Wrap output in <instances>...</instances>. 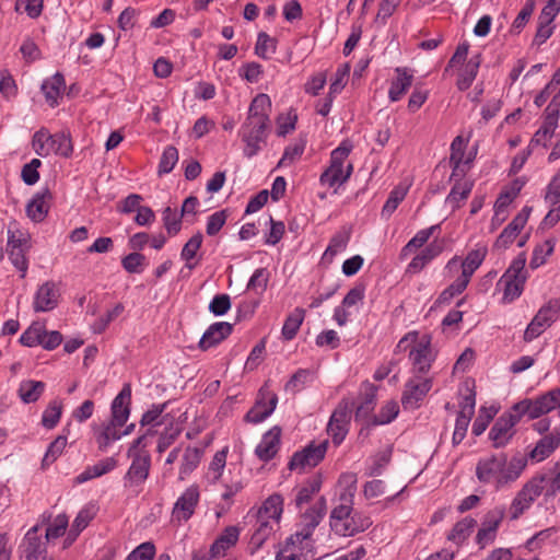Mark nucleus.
Segmentation results:
<instances>
[{
	"label": "nucleus",
	"instance_id": "79ce46f5",
	"mask_svg": "<svg viewBox=\"0 0 560 560\" xmlns=\"http://www.w3.org/2000/svg\"><path fill=\"white\" fill-rule=\"evenodd\" d=\"M536 315L549 328L560 318V298L550 299L538 310Z\"/></svg>",
	"mask_w": 560,
	"mask_h": 560
},
{
	"label": "nucleus",
	"instance_id": "4d7b16f0",
	"mask_svg": "<svg viewBox=\"0 0 560 560\" xmlns=\"http://www.w3.org/2000/svg\"><path fill=\"white\" fill-rule=\"evenodd\" d=\"M319 183L329 188L346 183L343 168L329 165L319 176Z\"/></svg>",
	"mask_w": 560,
	"mask_h": 560
},
{
	"label": "nucleus",
	"instance_id": "423d86ee",
	"mask_svg": "<svg viewBox=\"0 0 560 560\" xmlns=\"http://www.w3.org/2000/svg\"><path fill=\"white\" fill-rule=\"evenodd\" d=\"M545 481V475L535 476L522 487L510 504V521L518 520L532 506L535 500L541 495Z\"/></svg>",
	"mask_w": 560,
	"mask_h": 560
},
{
	"label": "nucleus",
	"instance_id": "7c9ffc66",
	"mask_svg": "<svg viewBox=\"0 0 560 560\" xmlns=\"http://www.w3.org/2000/svg\"><path fill=\"white\" fill-rule=\"evenodd\" d=\"M198 501V488L191 486L177 499L174 505V513H182V518L187 521L194 514Z\"/></svg>",
	"mask_w": 560,
	"mask_h": 560
},
{
	"label": "nucleus",
	"instance_id": "338daca9",
	"mask_svg": "<svg viewBox=\"0 0 560 560\" xmlns=\"http://www.w3.org/2000/svg\"><path fill=\"white\" fill-rule=\"evenodd\" d=\"M544 199L551 207L560 205V168L547 185Z\"/></svg>",
	"mask_w": 560,
	"mask_h": 560
},
{
	"label": "nucleus",
	"instance_id": "4be33fe9",
	"mask_svg": "<svg viewBox=\"0 0 560 560\" xmlns=\"http://www.w3.org/2000/svg\"><path fill=\"white\" fill-rule=\"evenodd\" d=\"M560 445V431L551 432L544 435L528 453L523 454L527 456V462L539 463L549 457L553 451Z\"/></svg>",
	"mask_w": 560,
	"mask_h": 560
},
{
	"label": "nucleus",
	"instance_id": "8fccbe9b",
	"mask_svg": "<svg viewBox=\"0 0 560 560\" xmlns=\"http://www.w3.org/2000/svg\"><path fill=\"white\" fill-rule=\"evenodd\" d=\"M475 525L476 521L472 517L467 516L463 518L454 525L453 529L447 536V539L456 544L463 542L469 536Z\"/></svg>",
	"mask_w": 560,
	"mask_h": 560
},
{
	"label": "nucleus",
	"instance_id": "c9c22d12",
	"mask_svg": "<svg viewBox=\"0 0 560 560\" xmlns=\"http://www.w3.org/2000/svg\"><path fill=\"white\" fill-rule=\"evenodd\" d=\"M282 512H283V498L280 494L275 493L265 500V502L262 503L261 508L258 511L257 517L259 520L271 518L275 522H279Z\"/></svg>",
	"mask_w": 560,
	"mask_h": 560
},
{
	"label": "nucleus",
	"instance_id": "37998d69",
	"mask_svg": "<svg viewBox=\"0 0 560 560\" xmlns=\"http://www.w3.org/2000/svg\"><path fill=\"white\" fill-rule=\"evenodd\" d=\"M556 246V241L548 238L542 244L535 246L529 261L532 269H537L546 262L547 257L552 255Z\"/></svg>",
	"mask_w": 560,
	"mask_h": 560
},
{
	"label": "nucleus",
	"instance_id": "69168bd1",
	"mask_svg": "<svg viewBox=\"0 0 560 560\" xmlns=\"http://www.w3.org/2000/svg\"><path fill=\"white\" fill-rule=\"evenodd\" d=\"M298 121V115L294 110H290L288 114H281L277 118V136L285 137L288 133L295 129Z\"/></svg>",
	"mask_w": 560,
	"mask_h": 560
},
{
	"label": "nucleus",
	"instance_id": "473e14b6",
	"mask_svg": "<svg viewBox=\"0 0 560 560\" xmlns=\"http://www.w3.org/2000/svg\"><path fill=\"white\" fill-rule=\"evenodd\" d=\"M481 63V54H476L465 63L464 68L458 74V79L456 82L457 89L459 91L468 90L474 80L478 74V70Z\"/></svg>",
	"mask_w": 560,
	"mask_h": 560
},
{
	"label": "nucleus",
	"instance_id": "5701e85b",
	"mask_svg": "<svg viewBox=\"0 0 560 560\" xmlns=\"http://www.w3.org/2000/svg\"><path fill=\"white\" fill-rule=\"evenodd\" d=\"M559 116L545 108L544 121L539 129L534 133L529 141V148L541 145L548 147L549 140L553 137L558 128Z\"/></svg>",
	"mask_w": 560,
	"mask_h": 560
},
{
	"label": "nucleus",
	"instance_id": "72a5a7b5",
	"mask_svg": "<svg viewBox=\"0 0 560 560\" xmlns=\"http://www.w3.org/2000/svg\"><path fill=\"white\" fill-rule=\"evenodd\" d=\"M202 241H203L202 234L200 232H197L185 243V245L182 248L180 258L183 260H185V262H186L185 266L189 270L195 269L200 261V259H196V257H197L198 250L201 247Z\"/></svg>",
	"mask_w": 560,
	"mask_h": 560
},
{
	"label": "nucleus",
	"instance_id": "09e8293b",
	"mask_svg": "<svg viewBox=\"0 0 560 560\" xmlns=\"http://www.w3.org/2000/svg\"><path fill=\"white\" fill-rule=\"evenodd\" d=\"M178 159V150L174 145L165 147L159 162L158 174L162 176L171 173L177 164Z\"/></svg>",
	"mask_w": 560,
	"mask_h": 560
},
{
	"label": "nucleus",
	"instance_id": "13d9d810",
	"mask_svg": "<svg viewBox=\"0 0 560 560\" xmlns=\"http://www.w3.org/2000/svg\"><path fill=\"white\" fill-rule=\"evenodd\" d=\"M125 307L121 303H117L113 310L108 311L105 315L97 318L93 325L92 330L94 334H102L106 330L108 325L117 318L122 312Z\"/></svg>",
	"mask_w": 560,
	"mask_h": 560
},
{
	"label": "nucleus",
	"instance_id": "4c0bfd02",
	"mask_svg": "<svg viewBox=\"0 0 560 560\" xmlns=\"http://www.w3.org/2000/svg\"><path fill=\"white\" fill-rule=\"evenodd\" d=\"M474 188V182L465 180L460 182V179H456L454 183L450 194L447 195L445 202L451 205L453 210H456L460 207V202L466 200L471 190Z\"/></svg>",
	"mask_w": 560,
	"mask_h": 560
},
{
	"label": "nucleus",
	"instance_id": "58836bf2",
	"mask_svg": "<svg viewBox=\"0 0 560 560\" xmlns=\"http://www.w3.org/2000/svg\"><path fill=\"white\" fill-rule=\"evenodd\" d=\"M304 317L305 311L301 307L294 308V311L287 316L281 329V335L284 340L290 341L294 339Z\"/></svg>",
	"mask_w": 560,
	"mask_h": 560
},
{
	"label": "nucleus",
	"instance_id": "39448f33",
	"mask_svg": "<svg viewBox=\"0 0 560 560\" xmlns=\"http://www.w3.org/2000/svg\"><path fill=\"white\" fill-rule=\"evenodd\" d=\"M524 413L515 410V404L508 411L498 417L492 424L488 438L494 448L505 447L516 434L515 425L521 421Z\"/></svg>",
	"mask_w": 560,
	"mask_h": 560
},
{
	"label": "nucleus",
	"instance_id": "f257e3e1",
	"mask_svg": "<svg viewBox=\"0 0 560 560\" xmlns=\"http://www.w3.org/2000/svg\"><path fill=\"white\" fill-rule=\"evenodd\" d=\"M271 107V100L265 93L257 94L249 104L247 117L238 129V137L245 144L243 155L247 159L256 156L267 144Z\"/></svg>",
	"mask_w": 560,
	"mask_h": 560
},
{
	"label": "nucleus",
	"instance_id": "6e6d98bb",
	"mask_svg": "<svg viewBox=\"0 0 560 560\" xmlns=\"http://www.w3.org/2000/svg\"><path fill=\"white\" fill-rule=\"evenodd\" d=\"M202 451L198 447H190L188 446L185 450L184 456H183V463L180 466L179 474L182 476L190 474L192 470H195L201 459Z\"/></svg>",
	"mask_w": 560,
	"mask_h": 560
},
{
	"label": "nucleus",
	"instance_id": "a211bd4d",
	"mask_svg": "<svg viewBox=\"0 0 560 560\" xmlns=\"http://www.w3.org/2000/svg\"><path fill=\"white\" fill-rule=\"evenodd\" d=\"M52 194L50 189L48 187L42 188L27 202L25 208L26 215L36 223L44 221L49 212Z\"/></svg>",
	"mask_w": 560,
	"mask_h": 560
},
{
	"label": "nucleus",
	"instance_id": "ddd939ff",
	"mask_svg": "<svg viewBox=\"0 0 560 560\" xmlns=\"http://www.w3.org/2000/svg\"><path fill=\"white\" fill-rule=\"evenodd\" d=\"M60 298L59 284L54 280H47L34 294L33 310L35 313L51 312L59 305Z\"/></svg>",
	"mask_w": 560,
	"mask_h": 560
},
{
	"label": "nucleus",
	"instance_id": "de8ad7c7",
	"mask_svg": "<svg viewBox=\"0 0 560 560\" xmlns=\"http://www.w3.org/2000/svg\"><path fill=\"white\" fill-rule=\"evenodd\" d=\"M45 325L39 322H34L21 336L20 342L25 347L40 346L42 337H44Z\"/></svg>",
	"mask_w": 560,
	"mask_h": 560
},
{
	"label": "nucleus",
	"instance_id": "c756f323",
	"mask_svg": "<svg viewBox=\"0 0 560 560\" xmlns=\"http://www.w3.org/2000/svg\"><path fill=\"white\" fill-rule=\"evenodd\" d=\"M397 77L392 81L388 97L392 102L399 101L412 84L413 75L407 68H396Z\"/></svg>",
	"mask_w": 560,
	"mask_h": 560
},
{
	"label": "nucleus",
	"instance_id": "393cba45",
	"mask_svg": "<svg viewBox=\"0 0 560 560\" xmlns=\"http://www.w3.org/2000/svg\"><path fill=\"white\" fill-rule=\"evenodd\" d=\"M372 525L371 518L361 513L353 512L350 514L349 520H346V524L336 525V534L339 536H354L358 533L366 530Z\"/></svg>",
	"mask_w": 560,
	"mask_h": 560
},
{
	"label": "nucleus",
	"instance_id": "052dcab7",
	"mask_svg": "<svg viewBox=\"0 0 560 560\" xmlns=\"http://www.w3.org/2000/svg\"><path fill=\"white\" fill-rule=\"evenodd\" d=\"M96 515V508L93 504H88L77 514L73 523L72 530H75L78 534L88 527L90 522Z\"/></svg>",
	"mask_w": 560,
	"mask_h": 560
},
{
	"label": "nucleus",
	"instance_id": "bf43d9fd",
	"mask_svg": "<svg viewBox=\"0 0 560 560\" xmlns=\"http://www.w3.org/2000/svg\"><path fill=\"white\" fill-rule=\"evenodd\" d=\"M466 144L467 142L462 136L455 137L451 143L450 164L454 166V171H457L459 165L463 164Z\"/></svg>",
	"mask_w": 560,
	"mask_h": 560
},
{
	"label": "nucleus",
	"instance_id": "774afa93",
	"mask_svg": "<svg viewBox=\"0 0 560 560\" xmlns=\"http://www.w3.org/2000/svg\"><path fill=\"white\" fill-rule=\"evenodd\" d=\"M23 545L25 560H51L47 556L46 542H28Z\"/></svg>",
	"mask_w": 560,
	"mask_h": 560
},
{
	"label": "nucleus",
	"instance_id": "aec40b11",
	"mask_svg": "<svg viewBox=\"0 0 560 560\" xmlns=\"http://www.w3.org/2000/svg\"><path fill=\"white\" fill-rule=\"evenodd\" d=\"M409 360L412 364L415 374H427L432 365L434 357L430 347V342H418L409 351Z\"/></svg>",
	"mask_w": 560,
	"mask_h": 560
},
{
	"label": "nucleus",
	"instance_id": "b1692460",
	"mask_svg": "<svg viewBox=\"0 0 560 560\" xmlns=\"http://www.w3.org/2000/svg\"><path fill=\"white\" fill-rule=\"evenodd\" d=\"M376 390L377 388L373 384L369 382L363 384L362 400L354 412L355 421H364V423L370 421L371 413L376 406Z\"/></svg>",
	"mask_w": 560,
	"mask_h": 560
},
{
	"label": "nucleus",
	"instance_id": "c85d7f7f",
	"mask_svg": "<svg viewBox=\"0 0 560 560\" xmlns=\"http://www.w3.org/2000/svg\"><path fill=\"white\" fill-rule=\"evenodd\" d=\"M399 413V406L395 400L387 401L378 411L377 415L372 416L370 421L364 423L360 430V435L366 431V435L369 434V430L372 427L383 425L390 423Z\"/></svg>",
	"mask_w": 560,
	"mask_h": 560
},
{
	"label": "nucleus",
	"instance_id": "2eb2a0df",
	"mask_svg": "<svg viewBox=\"0 0 560 560\" xmlns=\"http://www.w3.org/2000/svg\"><path fill=\"white\" fill-rule=\"evenodd\" d=\"M345 478L351 482V486L340 494V503L336 505L330 513V527L336 533V525L346 524L352 513V498L355 490L357 477L354 474L345 475Z\"/></svg>",
	"mask_w": 560,
	"mask_h": 560
},
{
	"label": "nucleus",
	"instance_id": "f3484780",
	"mask_svg": "<svg viewBox=\"0 0 560 560\" xmlns=\"http://www.w3.org/2000/svg\"><path fill=\"white\" fill-rule=\"evenodd\" d=\"M530 212L532 207L525 206L500 233L494 243V247L506 249L525 226Z\"/></svg>",
	"mask_w": 560,
	"mask_h": 560
},
{
	"label": "nucleus",
	"instance_id": "a18cd8bd",
	"mask_svg": "<svg viewBox=\"0 0 560 560\" xmlns=\"http://www.w3.org/2000/svg\"><path fill=\"white\" fill-rule=\"evenodd\" d=\"M468 283L469 280L466 279V276H459L453 283L441 292L436 302L439 304H450L455 296L465 291Z\"/></svg>",
	"mask_w": 560,
	"mask_h": 560
},
{
	"label": "nucleus",
	"instance_id": "2f4dec72",
	"mask_svg": "<svg viewBox=\"0 0 560 560\" xmlns=\"http://www.w3.org/2000/svg\"><path fill=\"white\" fill-rule=\"evenodd\" d=\"M66 88V81L61 73L57 72L50 78L46 79L42 84V91L45 95L46 102L55 107L59 104L58 98Z\"/></svg>",
	"mask_w": 560,
	"mask_h": 560
},
{
	"label": "nucleus",
	"instance_id": "603ef678",
	"mask_svg": "<svg viewBox=\"0 0 560 560\" xmlns=\"http://www.w3.org/2000/svg\"><path fill=\"white\" fill-rule=\"evenodd\" d=\"M407 190V187L398 185L389 192V196L382 208L383 217L388 218L394 213L399 203L405 199Z\"/></svg>",
	"mask_w": 560,
	"mask_h": 560
},
{
	"label": "nucleus",
	"instance_id": "e2e57ef3",
	"mask_svg": "<svg viewBox=\"0 0 560 560\" xmlns=\"http://www.w3.org/2000/svg\"><path fill=\"white\" fill-rule=\"evenodd\" d=\"M145 265V256L133 252L121 259L122 268L129 273H140Z\"/></svg>",
	"mask_w": 560,
	"mask_h": 560
},
{
	"label": "nucleus",
	"instance_id": "e433bc0d",
	"mask_svg": "<svg viewBox=\"0 0 560 560\" xmlns=\"http://www.w3.org/2000/svg\"><path fill=\"white\" fill-rule=\"evenodd\" d=\"M307 139L306 136L300 135L294 142L290 143L284 148L282 158L278 162V167L292 165L298 161L304 153L306 148Z\"/></svg>",
	"mask_w": 560,
	"mask_h": 560
},
{
	"label": "nucleus",
	"instance_id": "a19ab883",
	"mask_svg": "<svg viewBox=\"0 0 560 560\" xmlns=\"http://www.w3.org/2000/svg\"><path fill=\"white\" fill-rule=\"evenodd\" d=\"M258 526L252 534L250 540H249V547L250 552L254 553L258 549L261 548L264 542L267 540V538L271 535L273 532V526L270 524L268 520H259L257 517Z\"/></svg>",
	"mask_w": 560,
	"mask_h": 560
},
{
	"label": "nucleus",
	"instance_id": "dca6fc26",
	"mask_svg": "<svg viewBox=\"0 0 560 560\" xmlns=\"http://www.w3.org/2000/svg\"><path fill=\"white\" fill-rule=\"evenodd\" d=\"M282 430L275 425L262 434L261 441L255 448V455L259 460L268 463L276 457L281 445Z\"/></svg>",
	"mask_w": 560,
	"mask_h": 560
},
{
	"label": "nucleus",
	"instance_id": "f704fd0d",
	"mask_svg": "<svg viewBox=\"0 0 560 560\" xmlns=\"http://www.w3.org/2000/svg\"><path fill=\"white\" fill-rule=\"evenodd\" d=\"M46 384L42 381L24 380L20 383L18 394L24 404L36 402L43 395Z\"/></svg>",
	"mask_w": 560,
	"mask_h": 560
},
{
	"label": "nucleus",
	"instance_id": "c03bdc74",
	"mask_svg": "<svg viewBox=\"0 0 560 560\" xmlns=\"http://www.w3.org/2000/svg\"><path fill=\"white\" fill-rule=\"evenodd\" d=\"M486 257V249H474L470 250L466 258L462 262L460 276H466V279L470 281L474 272L479 268Z\"/></svg>",
	"mask_w": 560,
	"mask_h": 560
},
{
	"label": "nucleus",
	"instance_id": "f8f14e48",
	"mask_svg": "<svg viewBox=\"0 0 560 560\" xmlns=\"http://www.w3.org/2000/svg\"><path fill=\"white\" fill-rule=\"evenodd\" d=\"M432 388L431 378H421L415 376L405 385V390L401 396V405L406 410H415L420 407L421 401Z\"/></svg>",
	"mask_w": 560,
	"mask_h": 560
},
{
	"label": "nucleus",
	"instance_id": "680f3d73",
	"mask_svg": "<svg viewBox=\"0 0 560 560\" xmlns=\"http://www.w3.org/2000/svg\"><path fill=\"white\" fill-rule=\"evenodd\" d=\"M67 445V436L58 435L48 446L44 458L43 466L52 464L63 452Z\"/></svg>",
	"mask_w": 560,
	"mask_h": 560
},
{
	"label": "nucleus",
	"instance_id": "1a4fd4ad",
	"mask_svg": "<svg viewBox=\"0 0 560 560\" xmlns=\"http://www.w3.org/2000/svg\"><path fill=\"white\" fill-rule=\"evenodd\" d=\"M352 407V402L342 399L329 418L327 433L336 446L343 442L349 432Z\"/></svg>",
	"mask_w": 560,
	"mask_h": 560
},
{
	"label": "nucleus",
	"instance_id": "0eeeda50",
	"mask_svg": "<svg viewBox=\"0 0 560 560\" xmlns=\"http://www.w3.org/2000/svg\"><path fill=\"white\" fill-rule=\"evenodd\" d=\"M31 249V238L21 231H8L7 252L11 264L21 272L24 279L28 269L27 253Z\"/></svg>",
	"mask_w": 560,
	"mask_h": 560
},
{
	"label": "nucleus",
	"instance_id": "5fc2aeb1",
	"mask_svg": "<svg viewBox=\"0 0 560 560\" xmlns=\"http://www.w3.org/2000/svg\"><path fill=\"white\" fill-rule=\"evenodd\" d=\"M62 413V405L58 400H52L48 404L47 408L44 410L42 416V424L44 428L51 430L54 429Z\"/></svg>",
	"mask_w": 560,
	"mask_h": 560
},
{
	"label": "nucleus",
	"instance_id": "6ab92c4d",
	"mask_svg": "<svg viewBox=\"0 0 560 560\" xmlns=\"http://www.w3.org/2000/svg\"><path fill=\"white\" fill-rule=\"evenodd\" d=\"M131 386L124 384L121 390L110 405V420L118 425H125L130 416Z\"/></svg>",
	"mask_w": 560,
	"mask_h": 560
},
{
	"label": "nucleus",
	"instance_id": "f03ea898",
	"mask_svg": "<svg viewBox=\"0 0 560 560\" xmlns=\"http://www.w3.org/2000/svg\"><path fill=\"white\" fill-rule=\"evenodd\" d=\"M527 466V456L516 452L509 459L506 453L491 454L479 458L476 464V477L482 485H492L500 490L515 482Z\"/></svg>",
	"mask_w": 560,
	"mask_h": 560
},
{
	"label": "nucleus",
	"instance_id": "4468645a",
	"mask_svg": "<svg viewBox=\"0 0 560 560\" xmlns=\"http://www.w3.org/2000/svg\"><path fill=\"white\" fill-rule=\"evenodd\" d=\"M151 457L148 453H135L131 465L124 477L125 487L136 488L143 485L149 477Z\"/></svg>",
	"mask_w": 560,
	"mask_h": 560
},
{
	"label": "nucleus",
	"instance_id": "412c9836",
	"mask_svg": "<svg viewBox=\"0 0 560 560\" xmlns=\"http://www.w3.org/2000/svg\"><path fill=\"white\" fill-rule=\"evenodd\" d=\"M233 331V325L228 322H217L211 324L199 340L198 347L202 351L218 346L226 339Z\"/></svg>",
	"mask_w": 560,
	"mask_h": 560
},
{
	"label": "nucleus",
	"instance_id": "cd10ccee",
	"mask_svg": "<svg viewBox=\"0 0 560 560\" xmlns=\"http://www.w3.org/2000/svg\"><path fill=\"white\" fill-rule=\"evenodd\" d=\"M118 425L114 421L109 420L103 423L102 427H94V435L101 452H106L109 445L121 439V433Z\"/></svg>",
	"mask_w": 560,
	"mask_h": 560
},
{
	"label": "nucleus",
	"instance_id": "9b49d317",
	"mask_svg": "<svg viewBox=\"0 0 560 560\" xmlns=\"http://www.w3.org/2000/svg\"><path fill=\"white\" fill-rule=\"evenodd\" d=\"M278 396L268 390L267 386H262L254 406L245 415L244 420L249 423H260L267 419L276 409Z\"/></svg>",
	"mask_w": 560,
	"mask_h": 560
},
{
	"label": "nucleus",
	"instance_id": "bb28decb",
	"mask_svg": "<svg viewBox=\"0 0 560 560\" xmlns=\"http://www.w3.org/2000/svg\"><path fill=\"white\" fill-rule=\"evenodd\" d=\"M240 537V528L237 526H228L217 537L210 547L212 557H222L225 552L233 547Z\"/></svg>",
	"mask_w": 560,
	"mask_h": 560
},
{
	"label": "nucleus",
	"instance_id": "ea45409f",
	"mask_svg": "<svg viewBox=\"0 0 560 560\" xmlns=\"http://www.w3.org/2000/svg\"><path fill=\"white\" fill-rule=\"evenodd\" d=\"M322 476L316 475L311 478H308L303 486L299 489L296 498H295V504L298 508H301L304 503H308L313 495L319 492L322 488Z\"/></svg>",
	"mask_w": 560,
	"mask_h": 560
},
{
	"label": "nucleus",
	"instance_id": "20e7f679",
	"mask_svg": "<svg viewBox=\"0 0 560 560\" xmlns=\"http://www.w3.org/2000/svg\"><path fill=\"white\" fill-rule=\"evenodd\" d=\"M32 147L39 156H48L50 152L69 158L73 152L71 138L65 132L50 135L47 129L40 128L32 138Z\"/></svg>",
	"mask_w": 560,
	"mask_h": 560
},
{
	"label": "nucleus",
	"instance_id": "0e129e2a",
	"mask_svg": "<svg viewBox=\"0 0 560 560\" xmlns=\"http://www.w3.org/2000/svg\"><path fill=\"white\" fill-rule=\"evenodd\" d=\"M269 281V272L266 268H258L252 275L247 289L250 291H255L258 294H261L267 289V284Z\"/></svg>",
	"mask_w": 560,
	"mask_h": 560
},
{
	"label": "nucleus",
	"instance_id": "9d476101",
	"mask_svg": "<svg viewBox=\"0 0 560 560\" xmlns=\"http://www.w3.org/2000/svg\"><path fill=\"white\" fill-rule=\"evenodd\" d=\"M327 447V440L320 442L317 445L314 442L310 443L303 450L298 451L292 455L288 464V468L290 470H296L304 469L305 467L317 466L324 459Z\"/></svg>",
	"mask_w": 560,
	"mask_h": 560
},
{
	"label": "nucleus",
	"instance_id": "864d4df0",
	"mask_svg": "<svg viewBox=\"0 0 560 560\" xmlns=\"http://www.w3.org/2000/svg\"><path fill=\"white\" fill-rule=\"evenodd\" d=\"M170 400L163 404H152L151 407L142 415L140 425H160L162 423V413L167 409Z\"/></svg>",
	"mask_w": 560,
	"mask_h": 560
},
{
	"label": "nucleus",
	"instance_id": "3c124183",
	"mask_svg": "<svg viewBox=\"0 0 560 560\" xmlns=\"http://www.w3.org/2000/svg\"><path fill=\"white\" fill-rule=\"evenodd\" d=\"M350 241V232L349 231H339L337 232L329 242L327 246L324 257L332 259L339 252H342L347 248V245Z\"/></svg>",
	"mask_w": 560,
	"mask_h": 560
},
{
	"label": "nucleus",
	"instance_id": "a878e982",
	"mask_svg": "<svg viewBox=\"0 0 560 560\" xmlns=\"http://www.w3.org/2000/svg\"><path fill=\"white\" fill-rule=\"evenodd\" d=\"M443 252V245L439 241H432L424 249L416 255L407 267V272H420L429 262Z\"/></svg>",
	"mask_w": 560,
	"mask_h": 560
},
{
	"label": "nucleus",
	"instance_id": "6e6552de",
	"mask_svg": "<svg viewBox=\"0 0 560 560\" xmlns=\"http://www.w3.org/2000/svg\"><path fill=\"white\" fill-rule=\"evenodd\" d=\"M560 407V386L540 395L536 399H523L515 404V410H521L529 419H536Z\"/></svg>",
	"mask_w": 560,
	"mask_h": 560
},
{
	"label": "nucleus",
	"instance_id": "7ed1b4c3",
	"mask_svg": "<svg viewBox=\"0 0 560 560\" xmlns=\"http://www.w3.org/2000/svg\"><path fill=\"white\" fill-rule=\"evenodd\" d=\"M526 254L520 253L511 262L509 268L502 275L498 282V287H503L502 302L508 304L518 299L523 291L528 278V272L525 269Z\"/></svg>",
	"mask_w": 560,
	"mask_h": 560
},
{
	"label": "nucleus",
	"instance_id": "49530a36",
	"mask_svg": "<svg viewBox=\"0 0 560 560\" xmlns=\"http://www.w3.org/2000/svg\"><path fill=\"white\" fill-rule=\"evenodd\" d=\"M182 213H178L176 209L166 207L162 212L163 225L170 236L177 235L182 230Z\"/></svg>",
	"mask_w": 560,
	"mask_h": 560
}]
</instances>
